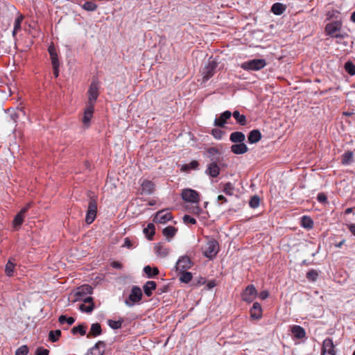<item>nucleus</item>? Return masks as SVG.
<instances>
[{
	"label": "nucleus",
	"instance_id": "obj_52",
	"mask_svg": "<svg viewBox=\"0 0 355 355\" xmlns=\"http://www.w3.org/2000/svg\"><path fill=\"white\" fill-rule=\"evenodd\" d=\"M211 134L215 139H220L223 137V132L219 129L216 128L211 130Z\"/></svg>",
	"mask_w": 355,
	"mask_h": 355
},
{
	"label": "nucleus",
	"instance_id": "obj_56",
	"mask_svg": "<svg viewBox=\"0 0 355 355\" xmlns=\"http://www.w3.org/2000/svg\"><path fill=\"white\" fill-rule=\"evenodd\" d=\"M49 351L42 347H38L35 352V355H49Z\"/></svg>",
	"mask_w": 355,
	"mask_h": 355
},
{
	"label": "nucleus",
	"instance_id": "obj_63",
	"mask_svg": "<svg viewBox=\"0 0 355 355\" xmlns=\"http://www.w3.org/2000/svg\"><path fill=\"white\" fill-rule=\"evenodd\" d=\"M348 229L350 231V232L355 236V224H349L348 225Z\"/></svg>",
	"mask_w": 355,
	"mask_h": 355
},
{
	"label": "nucleus",
	"instance_id": "obj_53",
	"mask_svg": "<svg viewBox=\"0 0 355 355\" xmlns=\"http://www.w3.org/2000/svg\"><path fill=\"white\" fill-rule=\"evenodd\" d=\"M20 113H21L23 115H25V111L22 108L19 109L17 112L13 111L10 114L11 119L15 122Z\"/></svg>",
	"mask_w": 355,
	"mask_h": 355
},
{
	"label": "nucleus",
	"instance_id": "obj_50",
	"mask_svg": "<svg viewBox=\"0 0 355 355\" xmlns=\"http://www.w3.org/2000/svg\"><path fill=\"white\" fill-rule=\"evenodd\" d=\"M24 216L23 215H21V214H19V213H18L15 216V217L13 220L14 227L15 228H17V227H19L22 224V223L24 221Z\"/></svg>",
	"mask_w": 355,
	"mask_h": 355
},
{
	"label": "nucleus",
	"instance_id": "obj_15",
	"mask_svg": "<svg viewBox=\"0 0 355 355\" xmlns=\"http://www.w3.org/2000/svg\"><path fill=\"white\" fill-rule=\"evenodd\" d=\"M94 110V106L87 105L84 111L83 117L82 121L83 124L88 126L90 123V121L93 116Z\"/></svg>",
	"mask_w": 355,
	"mask_h": 355
},
{
	"label": "nucleus",
	"instance_id": "obj_29",
	"mask_svg": "<svg viewBox=\"0 0 355 355\" xmlns=\"http://www.w3.org/2000/svg\"><path fill=\"white\" fill-rule=\"evenodd\" d=\"M301 226L307 230L312 229L313 227V221L309 216H303L301 218Z\"/></svg>",
	"mask_w": 355,
	"mask_h": 355
},
{
	"label": "nucleus",
	"instance_id": "obj_61",
	"mask_svg": "<svg viewBox=\"0 0 355 355\" xmlns=\"http://www.w3.org/2000/svg\"><path fill=\"white\" fill-rule=\"evenodd\" d=\"M111 266L114 268H116V269H121L122 268V264L121 263L118 262V261H113L111 263Z\"/></svg>",
	"mask_w": 355,
	"mask_h": 355
},
{
	"label": "nucleus",
	"instance_id": "obj_39",
	"mask_svg": "<svg viewBox=\"0 0 355 355\" xmlns=\"http://www.w3.org/2000/svg\"><path fill=\"white\" fill-rule=\"evenodd\" d=\"M123 322V319H120L119 320H108L107 321L108 325L110 326V328L113 329H120L122 326Z\"/></svg>",
	"mask_w": 355,
	"mask_h": 355
},
{
	"label": "nucleus",
	"instance_id": "obj_6",
	"mask_svg": "<svg viewBox=\"0 0 355 355\" xmlns=\"http://www.w3.org/2000/svg\"><path fill=\"white\" fill-rule=\"evenodd\" d=\"M181 196L183 200L191 203H198L200 201V194L196 190L191 189H184L182 190Z\"/></svg>",
	"mask_w": 355,
	"mask_h": 355
},
{
	"label": "nucleus",
	"instance_id": "obj_60",
	"mask_svg": "<svg viewBox=\"0 0 355 355\" xmlns=\"http://www.w3.org/2000/svg\"><path fill=\"white\" fill-rule=\"evenodd\" d=\"M259 296L261 300H263L268 297L269 293L267 291H263L260 292Z\"/></svg>",
	"mask_w": 355,
	"mask_h": 355
},
{
	"label": "nucleus",
	"instance_id": "obj_14",
	"mask_svg": "<svg viewBox=\"0 0 355 355\" xmlns=\"http://www.w3.org/2000/svg\"><path fill=\"white\" fill-rule=\"evenodd\" d=\"M218 162H211L207 166L205 173L211 178H216L220 174V168Z\"/></svg>",
	"mask_w": 355,
	"mask_h": 355
},
{
	"label": "nucleus",
	"instance_id": "obj_7",
	"mask_svg": "<svg viewBox=\"0 0 355 355\" xmlns=\"http://www.w3.org/2000/svg\"><path fill=\"white\" fill-rule=\"evenodd\" d=\"M97 212V203L95 199H90L89 204L85 218V222L87 224H91L94 222Z\"/></svg>",
	"mask_w": 355,
	"mask_h": 355
},
{
	"label": "nucleus",
	"instance_id": "obj_59",
	"mask_svg": "<svg viewBox=\"0 0 355 355\" xmlns=\"http://www.w3.org/2000/svg\"><path fill=\"white\" fill-rule=\"evenodd\" d=\"M123 247H126L128 249L133 248V244L129 238H125L124 240Z\"/></svg>",
	"mask_w": 355,
	"mask_h": 355
},
{
	"label": "nucleus",
	"instance_id": "obj_13",
	"mask_svg": "<svg viewBox=\"0 0 355 355\" xmlns=\"http://www.w3.org/2000/svg\"><path fill=\"white\" fill-rule=\"evenodd\" d=\"M217 67V63L214 60H209L207 64L203 69V80H208L215 73V69Z\"/></svg>",
	"mask_w": 355,
	"mask_h": 355
},
{
	"label": "nucleus",
	"instance_id": "obj_42",
	"mask_svg": "<svg viewBox=\"0 0 355 355\" xmlns=\"http://www.w3.org/2000/svg\"><path fill=\"white\" fill-rule=\"evenodd\" d=\"M71 332L74 335L78 333L81 336H85L86 334V327L80 324L73 327L71 329Z\"/></svg>",
	"mask_w": 355,
	"mask_h": 355
},
{
	"label": "nucleus",
	"instance_id": "obj_25",
	"mask_svg": "<svg viewBox=\"0 0 355 355\" xmlns=\"http://www.w3.org/2000/svg\"><path fill=\"white\" fill-rule=\"evenodd\" d=\"M286 9V5L282 3H275L271 7V12L276 15H280L285 12Z\"/></svg>",
	"mask_w": 355,
	"mask_h": 355
},
{
	"label": "nucleus",
	"instance_id": "obj_62",
	"mask_svg": "<svg viewBox=\"0 0 355 355\" xmlns=\"http://www.w3.org/2000/svg\"><path fill=\"white\" fill-rule=\"evenodd\" d=\"M202 209L198 206H195L193 207L192 213L195 214H199L201 212Z\"/></svg>",
	"mask_w": 355,
	"mask_h": 355
},
{
	"label": "nucleus",
	"instance_id": "obj_21",
	"mask_svg": "<svg viewBox=\"0 0 355 355\" xmlns=\"http://www.w3.org/2000/svg\"><path fill=\"white\" fill-rule=\"evenodd\" d=\"M261 139V134L259 130H253L250 132L248 140L250 144H256Z\"/></svg>",
	"mask_w": 355,
	"mask_h": 355
},
{
	"label": "nucleus",
	"instance_id": "obj_44",
	"mask_svg": "<svg viewBox=\"0 0 355 355\" xmlns=\"http://www.w3.org/2000/svg\"><path fill=\"white\" fill-rule=\"evenodd\" d=\"M48 51L51 56V63L53 61L59 62L55 48L53 46H49Z\"/></svg>",
	"mask_w": 355,
	"mask_h": 355
},
{
	"label": "nucleus",
	"instance_id": "obj_5",
	"mask_svg": "<svg viewBox=\"0 0 355 355\" xmlns=\"http://www.w3.org/2000/svg\"><path fill=\"white\" fill-rule=\"evenodd\" d=\"M218 250L219 247L218 242L215 240H210L205 245L203 253L206 257L213 259L216 256L218 252Z\"/></svg>",
	"mask_w": 355,
	"mask_h": 355
},
{
	"label": "nucleus",
	"instance_id": "obj_16",
	"mask_svg": "<svg viewBox=\"0 0 355 355\" xmlns=\"http://www.w3.org/2000/svg\"><path fill=\"white\" fill-rule=\"evenodd\" d=\"M232 116V112L230 111H225L223 112L219 118H216L214 120V125L220 128L224 127L225 124L227 119H229Z\"/></svg>",
	"mask_w": 355,
	"mask_h": 355
},
{
	"label": "nucleus",
	"instance_id": "obj_4",
	"mask_svg": "<svg viewBox=\"0 0 355 355\" xmlns=\"http://www.w3.org/2000/svg\"><path fill=\"white\" fill-rule=\"evenodd\" d=\"M142 297V292L141 288L137 286H132L131 292L125 300V304L129 307L133 306L135 304L139 303Z\"/></svg>",
	"mask_w": 355,
	"mask_h": 355
},
{
	"label": "nucleus",
	"instance_id": "obj_9",
	"mask_svg": "<svg viewBox=\"0 0 355 355\" xmlns=\"http://www.w3.org/2000/svg\"><path fill=\"white\" fill-rule=\"evenodd\" d=\"M172 218V214L168 209H162L155 214L153 221L155 223L165 224Z\"/></svg>",
	"mask_w": 355,
	"mask_h": 355
},
{
	"label": "nucleus",
	"instance_id": "obj_30",
	"mask_svg": "<svg viewBox=\"0 0 355 355\" xmlns=\"http://www.w3.org/2000/svg\"><path fill=\"white\" fill-rule=\"evenodd\" d=\"M177 232V229L173 226H168L163 229V235L166 237L168 240L173 238Z\"/></svg>",
	"mask_w": 355,
	"mask_h": 355
},
{
	"label": "nucleus",
	"instance_id": "obj_28",
	"mask_svg": "<svg viewBox=\"0 0 355 355\" xmlns=\"http://www.w3.org/2000/svg\"><path fill=\"white\" fill-rule=\"evenodd\" d=\"M207 152L208 157L211 159V162H218L220 153L216 148H209Z\"/></svg>",
	"mask_w": 355,
	"mask_h": 355
},
{
	"label": "nucleus",
	"instance_id": "obj_45",
	"mask_svg": "<svg viewBox=\"0 0 355 355\" xmlns=\"http://www.w3.org/2000/svg\"><path fill=\"white\" fill-rule=\"evenodd\" d=\"M14 268L15 264L10 260H9L5 268V272L6 275L10 277L12 276L13 275Z\"/></svg>",
	"mask_w": 355,
	"mask_h": 355
},
{
	"label": "nucleus",
	"instance_id": "obj_49",
	"mask_svg": "<svg viewBox=\"0 0 355 355\" xmlns=\"http://www.w3.org/2000/svg\"><path fill=\"white\" fill-rule=\"evenodd\" d=\"M89 304L88 306L85 305L84 304H82L80 305V310L83 312L86 313H91L94 310V303L93 300L92 302H88Z\"/></svg>",
	"mask_w": 355,
	"mask_h": 355
},
{
	"label": "nucleus",
	"instance_id": "obj_11",
	"mask_svg": "<svg viewBox=\"0 0 355 355\" xmlns=\"http://www.w3.org/2000/svg\"><path fill=\"white\" fill-rule=\"evenodd\" d=\"M321 355H336L335 346L331 338H327L324 340Z\"/></svg>",
	"mask_w": 355,
	"mask_h": 355
},
{
	"label": "nucleus",
	"instance_id": "obj_31",
	"mask_svg": "<svg viewBox=\"0 0 355 355\" xmlns=\"http://www.w3.org/2000/svg\"><path fill=\"white\" fill-rule=\"evenodd\" d=\"M144 233L148 240H152L155 234V226L153 223H148L147 227L144 229Z\"/></svg>",
	"mask_w": 355,
	"mask_h": 355
},
{
	"label": "nucleus",
	"instance_id": "obj_24",
	"mask_svg": "<svg viewBox=\"0 0 355 355\" xmlns=\"http://www.w3.org/2000/svg\"><path fill=\"white\" fill-rule=\"evenodd\" d=\"M156 283L154 281H148L144 286V292L145 295L148 297L152 295L153 291L156 288Z\"/></svg>",
	"mask_w": 355,
	"mask_h": 355
},
{
	"label": "nucleus",
	"instance_id": "obj_32",
	"mask_svg": "<svg viewBox=\"0 0 355 355\" xmlns=\"http://www.w3.org/2000/svg\"><path fill=\"white\" fill-rule=\"evenodd\" d=\"M144 272L148 278L153 277L158 275L159 270L157 268H152L150 266H146L144 268Z\"/></svg>",
	"mask_w": 355,
	"mask_h": 355
},
{
	"label": "nucleus",
	"instance_id": "obj_17",
	"mask_svg": "<svg viewBox=\"0 0 355 355\" xmlns=\"http://www.w3.org/2000/svg\"><path fill=\"white\" fill-rule=\"evenodd\" d=\"M155 184L152 181L145 180L141 183V193L150 195L153 193Z\"/></svg>",
	"mask_w": 355,
	"mask_h": 355
},
{
	"label": "nucleus",
	"instance_id": "obj_8",
	"mask_svg": "<svg viewBox=\"0 0 355 355\" xmlns=\"http://www.w3.org/2000/svg\"><path fill=\"white\" fill-rule=\"evenodd\" d=\"M257 291L254 285L250 284L248 286L241 294L242 300L248 303H251L254 301L257 295Z\"/></svg>",
	"mask_w": 355,
	"mask_h": 355
},
{
	"label": "nucleus",
	"instance_id": "obj_3",
	"mask_svg": "<svg viewBox=\"0 0 355 355\" xmlns=\"http://www.w3.org/2000/svg\"><path fill=\"white\" fill-rule=\"evenodd\" d=\"M99 89L100 85L98 80L97 79L93 80L87 91L88 101L87 105H95L97 98L100 94Z\"/></svg>",
	"mask_w": 355,
	"mask_h": 355
},
{
	"label": "nucleus",
	"instance_id": "obj_33",
	"mask_svg": "<svg viewBox=\"0 0 355 355\" xmlns=\"http://www.w3.org/2000/svg\"><path fill=\"white\" fill-rule=\"evenodd\" d=\"M104 346L103 342L99 341L95 344V345L90 349L85 355H102V353L98 351L99 347Z\"/></svg>",
	"mask_w": 355,
	"mask_h": 355
},
{
	"label": "nucleus",
	"instance_id": "obj_18",
	"mask_svg": "<svg viewBox=\"0 0 355 355\" xmlns=\"http://www.w3.org/2000/svg\"><path fill=\"white\" fill-rule=\"evenodd\" d=\"M262 315V309L259 302H254L252 307L250 309V316L253 319H260Z\"/></svg>",
	"mask_w": 355,
	"mask_h": 355
},
{
	"label": "nucleus",
	"instance_id": "obj_58",
	"mask_svg": "<svg viewBox=\"0 0 355 355\" xmlns=\"http://www.w3.org/2000/svg\"><path fill=\"white\" fill-rule=\"evenodd\" d=\"M317 200H318V202L323 203L327 201V198L324 193H320L318 194Z\"/></svg>",
	"mask_w": 355,
	"mask_h": 355
},
{
	"label": "nucleus",
	"instance_id": "obj_12",
	"mask_svg": "<svg viewBox=\"0 0 355 355\" xmlns=\"http://www.w3.org/2000/svg\"><path fill=\"white\" fill-rule=\"evenodd\" d=\"M342 28V22L340 20H336L327 24L325 26L326 35L331 37L339 32Z\"/></svg>",
	"mask_w": 355,
	"mask_h": 355
},
{
	"label": "nucleus",
	"instance_id": "obj_2",
	"mask_svg": "<svg viewBox=\"0 0 355 355\" xmlns=\"http://www.w3.org/2000/svg\"><path fill=\"white\" fill-rule=\"evenodd\" d=\"M267 64L266 60L263 58L252 59L241 64L240 67L245 71H259L264 68Z\"/></svg>",
	"mask_w": 355,
	"mask_h": 355
},
{
	"label": "nucleus",
	"instance_id": "obj_36",
	"mask_svg": "<svg viewBox=\"0 0 355 355\" xmlns=\"http://www.w3.org/2000/svg\"><path fill=\"white\" fill-rule=\"evenodd\" d=\"M24 19L22 15H19L15 20L12 36L15 37L17 33L21 29V24Z\"/></svg>",
	"mask_w": 355,
	"mask_h": 355
},
{
	"label": "nucleus",
	"instance_id": "obj_46",
	"mask_svg": "<svg viewBox=\"0 0 355 355\" xmlns=\"http://www.w3.org/2000/svg\"><path fill=\"white\" fill-rule=\"evenodd\" d=\"M345 69L349 75H355V65L352 62H347L345 64Z\"/></svg>",
	"mask_w": 355,
	"mask_h": 355
},
{
	"label": "nucleus",
	"instance_id": "obj_20",
	"mask_svg": "<svg viewBox=\"0 0 355 355\" xmlns=\"http://www.w3.org/2000/svg\"><path fill=\"white\" fill-rule=\"evenodd\" d=\"M155 250L156 254L162 258L166 257L169 254V249L162 243H158Z\"/></svg>",
	"mask_w": 355,
	"mask_h": 355
},
{
	"label": "nucleus",
	"instance_id": "obj_43",
	"mask_svg": "<svg viewBox=\"0 0 355 355\" xmlns=\"http://www.w3.org/2000/svg\"><path fill=\"white\" fill-rule=\"evenodd\" d=\"M318 277V272L317 270L311 269L306 273V278L309 281L315 282Z\"/></svg>",
	"mask_w": 355,
	"mask_h": 355
},
{
	"label": "nucleus",
	"instance_id": "obj_57",
	"mask_svg": "<svg viewBox=\"0 0 355 355\" xmlns=\"http://www.w3.org/2000/svg\"><path fill=\"white\" fill-rule=\"evenodd\" d=\"M345 36H347V35L346 33H340V31L336 33V34H334V35H332L331 36V37H335L338 40H337V43H341V39L344 38Z\"/></svg>",
	"mask_w": 355,
	"mask_h": 355
},
{
	"label": "nucleus",
	"instance_id": "obj_26",
	"mask_svg": "<svg viewBox=\"0 0 355 355\" xmlns=\"http://www.w3.org/2000/svg\"><path fill=\"white\" fill-rule=\"evenodd\" d=\"M199 163L196 160H193L189 164H183L181 166L180 171L182 172L189 173L191 170H197L198 168Z\"/></svg>",
	"mask_w": 355,
	"mask_h": 355
},
{
	"label": "nucleus",
	"instance_id": "obj_1",
	"mask_svg": "<svg viewBox=\"0 0 355 355\" xmlns=\"http://www.w3.org/2000/svg\"><path fill=\"white\" fill-rule=\"evenodd\" d=\"M93 288L87 284L78 287L70 295L73 302L83 301L84 302H92L93 298L89 296L92 293Z\"/></svg>",
	"mask_w": 355,
	"mask_h": 355
},
{
	"label": "nucleus",
	"instance_id": "obj_64",
	"mask_svg": "<svg viewBox=\"0 0 355 355\" xmlns=\"http://www.w3.org/2000/svg\"><path fill=\"white\" fill-rule=\"evenodd\" d=\"M29 207H30V205H28L26 207L22 208L19 213L21 214V215H23L24 216V214L28 211V209H29Z\"/></svg>",
	"mask_w": 355,
	"mask_h": 355
},
{
	"label": "nucleus",
	"instance_id": "obj_27",
	"mask_svg": "<svg viewBox=\"0 0 355 355\" xmlns=\"http://www.w3.org/2000/svg\"><path fill=\"white\" fill-rule=\"evenodd\" d=\"M102 333L101 327L99 323H94L91 326L90 331L87 335V338H90L92 336H97L101 335Z\"/></svg>",
	"mask_w": 355,
	"mask_h": 355
},
{
	"label": "nucleus",
	"instance_id": "obj_48",
	"mask_svg": "<svg viewBox=\"0 0 355 355\" xmlns=\"http://www.w3.org/2000/svg\"><path fill=\"white\" fill-rule=\"evenodd\" d=\"M260 204V198L257 196H252L249 202V205L250 207L255 209L259 206Z\"/></svg>",
	"mask_w": 355,
	"mask_h": 355
},
{
	"label": "nucleus",
	"instance_id": "obj_35",
	"mask_svg": "<svg viewBox=\"0 0 355 355\" xmlns=\"http://www.w3.org/2000/svg\"><path fill=\"white\" fill-rule=\"evenodd\" d=\"M180 273V280L183 283H189L192 279V274L187 271H179Z\"/></svg>",
	"mask_w": 355,
	"mask_h": 355
},
{
	"label": "nucleus",
	"instance_id": "obj_23",
	"mask_svg": "<svg viewBox=\"0 0 355 355\" xmlns=\"http://www.w3.org/2000/svg\"><path fill=\"white\" fill-rule=\"evenodd\" d=\"M245 139V135L241 132H234L230 136V140L233 143H241Z\"/></svg>",
	"mask_w": 355,
	"mask_h": 355
},
{
	"label": "nucleus",
	"instance_id": "obj_47",
	"mask_svg": "<svg viewBox=\"0 0 355 355\" xmlns=\"http://www.w3.org/2000/svg\"><path fill=\"white\" fill-rule=\"evenodd\" d=\"M83 8L87 11H94L97 8V5L92 1H86L83 5Z\"/></svg>",
	"mask_w": 355,
	"mask_h": 355
},
{
	"label": "nucleus",
	"instance_id": "obj_41",
	"mask_svg": "<svg viewBox=\"0 0 355 355\" xmlns=\"http://www.w3.org/2000/svg\"><path fill=\"white\" fill-rule=\"evenodd\" d=\"M58 321L61 324L67 323L69 325H71L74 323L75 319L72 317L67 318L66 315H61L58 318Z\"/></svg>",
	"mask_w": 355,
	"mask_h": 355
},
{
	"label": "nucleus",
	"instance_id": "obj_51",
	"mask_svg": "<svg viewBox=\"0 0 355 355\" xmlns=\"http://www.w3.org/2000/svg\"><path fill=\"white\" fill-rule=\"evenodd\" d=\"M28 348L26 345H21L15 352V355H27Z\"/></svg>",
	"mask_w": 355,
	"mask_h": 355
},
{
	"label": "nucleus",
	"instance_id": "obj_34",
	"mask_svg": "<svg viewBox=\"0 0 355 355\" xmlns=\"http://www.w3.org/2000/svg\"><path fill=\"white\" fill-rule=\"evenodd\" d=\"M232 115L236 119V122L239 123L240 125H245L246 117L245 115L241 114L240 112L237 110L234 111V112L232 113Z\"/></svg>",
	"mask_w": 355,
	"mask_h": 355
},
{
	"label": "nucleus",
	"instance_id": "obj_10",
	"mask_svg": "<svg viewBox=\"0 0 355 355\" xmlns=\"http://www.w3.org/2000/svg\"><path fill=\"white\" fill-rule=\"evenodd\" d=\"M193 263L187 256H182L176 262L175 268L177 271H185L191 268Z\"/></svg>",
	"mask_w": 355,
	"mask_h": 355
},
{
	"label": "nucleus",
	"instance_id": "obj_40",
	"mask_svg": "<svg viewBox=\"0 0 355 355\" xmlns=\"http://www.w3.org/2000/svg\"><path fill=\"white\" fill-rule=\"evenodd\" d=\"M61 336V331L60 330H55V331H50L49 334V339L50 341L55 343L58 340L59 338Z\"/></svg>",
	"mask_w": 355,
	"mask_h": 355
},
{
	"label": "nucleus",
	"instance_id": "obj_19",
	"mask_svg": "<svg viewBox=\"0 0 355 355\" xmlns=\"http://www.w3.org/2000/svg\"><path fill=\"white\" fill-rule=\"evenodd\" d=\"M231 150L236 155H242L248 150V148L243 142L236 143L231 146Z\"/></svg>",
	"mask_w": 355,
	"mask_h": 355
},
{
	"label": "nucleus",
	"instance_id": "obj_37",
	"mask_svg": "<svg viewBox=\"0 0 355 355\" xmlns=\"http://www.w3.org/2000/svg\"><path fill=\"white\" fill-rule=\"evenodd\" d=\"M353 161V153L351 151L345 152L343 155L342 163L345 165H348Z\"/></svg>",
	"mask_w": 355,
	"mask_h": 355
},
{
	"label": "nucleus",
	"instance_id": "obj_22",
	"mask_svg": "<svg viewBox=\"0 0 355 355\" xmlns=\"http://www.w3.org/2000/svg\"><path fill=\"white\" fill-rule=\"evenodd\" d=\"M291 332L294 336L298 339H302L306 336L304 329L299 325L293 326L291 328Z\"/></svg>",
	"mask_w": 355,
	"mask_h": 355
},
{
	"label": "nucleus",
	"instance_id": "obj_54",
	"mask_svg": "<svg viewBox=\"0 0 355 355\" xmlns=\"http://www.w3.org/2000/svg\"><path fill=\"white\" fill-rule=\"evenodd\" d=\"M51 64H52V67H53V69L54 76L55 78H58L59 76V66H60L59 62L53 61V62H52Z\"/></svg>",
	"mask_w": 355,
	"mask_h": 355
},
{
	"label": "nucleus",
	"instance_id": "obj_55",
	"mask_svg": "<svg viewBox=\"0 0 355 355\" xmlns=\"http://www.w3.org/2000/svg\"><path fill=\"white\" fill-rule=\"evenodd\" d=\"M183 221L187 223V224H192V225H194L196 223V220L195 218L191 217L189 215H184L183 216Z\"/></svg>",
	"mask_w": 355,
	"mask_h": 355
},
{
	"label": "nucleus",
	"instance_id": "obj_38",
	"mask_svg": "<svg viewBox=\"0 0 355 355\" xmlns=\"http://www.w3.org/2000/svg\"><path fill=\"white\" fill-rule=\"evenodd\" d=\"M234 186L231 182H227L223 185V191L228 196H232L234 193Z\"/></svg>",
	"mask_w": 355,
	"mask_h": 355
}]
</instances>
